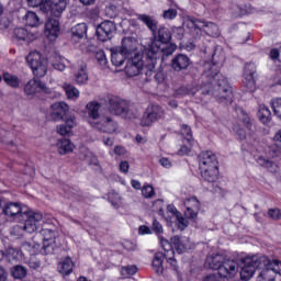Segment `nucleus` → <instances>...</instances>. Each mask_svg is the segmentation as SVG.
<instances>
[{
  "mask_svg": "<svg viewBox=\"0 0 281 281\" xmlns=\"http://www.w3.org/2000/svg\"><path fill=\"white\" fill-rule=\"evenodd\" d=\"M184 216L189 221H196L199 212H201V202L196 196H191L184 201Z\"/></svg>",
  "mask_w": 281,
  "mask_h": 281,
  "instance_id": "obj_20",
  "label": "nucleus"
},
{
  "mask_svg": "<svg viewBox=\"0 0 281 281\" xmlns=\"http://www.w3.org/2000/svg\"><path fill=\"white\" fill-rule=\"evenodd\" d=\"M108 201L113 205V207H117V201H120V194L115 192V190H111L108 193Z\"/></svg>",
  "mask_w": 281,
  "mask_h": 281,
  "instance_id": "obj_49",
  "label": "nucleus"
},
{
  "mask_svg": "<svg viewBox=\"0 0 281 281\" xmlns=\"http://www.w3.org/2000/svg\"><path fill=\"white\" fill-rule=\"evenodd\" d=\"M274 146L281 150V130H279L273 137Z\"/></svg>",
  "mask_w": 281,
  "mask_h": 281,
  "instance_id": "obj_59",
  "label": "nucleus"
},
{
  "mask_svg": "<svg viewBox=\"0 0 281 281\" xmlns=\"http://www.w3.org/2000/svg\"><path fill=\"white\" fill-rule=\"evenodd\" d=\"M227 258L221 254L206 257L205 265L213 271H218Z\"/></svg>",
  "mask_w": 281,
  "mask_h": 281,
  "instance_id": "obj_28",
  "label": "nucleus"
},
{
  "mask_svg": "<svg viewBox=\"0 0 281 281\" xmlns=\"http://www.w3.org/2000/svg\"><path fill=\"white\" fill-rule=\"evenodd\" d=\"M172 34H173L175 38H177V41H182L183 36L186 34V31L181 26L173 27L172 29Z\"/></svg>",
  "mask_w": 281,
  "mask_h": 281,
  "instance_id": "obj_55",
  "label": "nucleus"
},
{
  "mask_svg": "<svg viewBox=\"0 0 281 281\" xmlns=\"http://www.w3.org/2000/svg\"><path fill=\"white\" fill-rule=\"evenodd\" d=\"M238 273V262L234 259H225L224 263H222V267L220 270H217V276L220 278H223V280H232L236 278Z\"/></svg>",
  "mask_w": 281,
  "mask_h": 281,
  "instance_id": "obj_17",
  "label": "nucleus"
},
{
  "mask_svg": "<svg viewBox=\"0 0 281 281\" xmlns=\"http://www.w3.org/2000/svg\"><path fill=\"white\" fill-rule=\"evenodd\" d=\"M198 164L200 176L207 183H216L221 171L218 169V158L212 150H205L199 154Z\"/></svg>",
  "mask_w": 281,
  "mask_h": 281,
  "instance_id": "obj_4",
  "label": "nucleus"
},
{
  "mask_svg": "<svg viewBox=\"0 0 281 281\" xmlns=\"http://www.w3.org/2000/svg\"><path fill=\"white\" fill-rule=\"evenodd\" d=\"M30 269H41V260H37L35 256L31 257L27 261Z\"/></svg>",
  "mask_w": 281,
  "mask_h": 281,
  "instance_id": "obj_56",
  "label": "nucleus"
},
{
  "mask_svg": "<svg viewBox=\"0 0 281 281\" xmlns=\"http://www.w3.org/2000/svg\"><path fill=\"white\" fill-rule=\"evenodd\" d=\"M154 41L147 49V57L150 61V69H153V63H155L159 56L164 58L172 56L177 52V44L172 42V31L168 26L160 25L157 31L153 33Z\"/></svg>",
  "mask_w": 281,
  "mask_h": 281,
  "instance_id": "obj_2",
  "label": "nucleus"
},
{
  "mask_svg": "<svg viewBox=\"0 0 281 281\" xmlns=\"http://www.w3.org/2000/svg\"><path fill=\"white\" fill-rule=\"evenodd\" d=\"M136 19L137 21H140V23H144L149 32H151V34H155V32H157V29L159 27V21H157V19L146 13L136 14Z\"/></svg>",
  "mask_w": 281,
  "mask_h": 281,
  "instance_id": "obj_26",
  "label": "nucleus"
},
{
  "mask_svg": "<svg viewBox=\"0 0 281 281\" xmlns=\"http://www.w3.org/2000/svg\"><path fill=\"white\" fill-rule=\"evenodd\" d=\"M47 1H49V0H26V3L30 8H38L40 7V10H42V12H44L45 4L47 3Z\"/></svg>",
  "mask_w": 281,
  "mask_h": 281,
  "instance_id": "obj_48",
  "label": "nucleus"
},
{
  "mask_svg": "<svg viewBox=\"0 0 281 281\" xmlns=\"http://www.w3.org/2000/svg\"><path fill=\"white\" fill-rule=\"evenodd\" d=\"M126 58H128V55L122 52L119 46L111 49V63L114 67H122Z\"/></svg>",
  "mask_w": 281,
  "mask_h": 281,
  "instance_id": "obj_27",
  "label": "nucleus"
},
{
  "mask_svg": "<svg viewBox=\"0 0 281 281\" xmlns=\"http://www.w3.org/2000/svg\"><path fill=\"white\" fill-rule=\"evenodd\" d=\"M190 153H192V146L189 145H182L179 150L177 151V155H179V157H186V155H190Z\"/></svg>",
  "mask_w": 281,
  "mask_h": 281,
  "instance_id": "obj_58",
  "label": "nucleus"
},
{
  "mask_svg": "<svg viewBox=\"0 0 281 281\" xmlns=\"http://www.w3.org/2000/svg\"><path fill=\"white\" fill-rule=\"evenodd\" d=\"M176 212V218H177V227L178 229H186L188 227V220L181 215V212H179L177 209H173Z\"/></svg>",
  "mask_w": 281,
  "mask_h": 281,
  "instance_id": "obj_45",
  "label": "nucleus"
},
{
  "mask_svg": "<svg viewBox=\"0 0 281 281\" xmlns=\"http://www.w3.org/2000/svg\"><path fill=\"white\" fill-rule=\"evenodd\" d=\"M263 269L259 272L256 281H276V276H281V261L271 260L268 257H260Z\"/></svg>",
  "mask_w": 281,
  "mask_h": 281,
  "instance_id": "obj_7",
  "label": "nucleus"
},
{
  "mask_svg": "<svg viewBox=\"0 0 281 281\" xmlns=\"http://www.w3.org/2000/svg\"><path fill=\"white\" fill-rule=\"evenodd\" d=\"M149 65L151 64L148 60V52L145 55L135 53L134 57L127 59L124 71L128 78H135L144 71L146 80H150L153 74H155L157 60L153 61V68Z\"/></svg>",
  "mask_w": 281,
  "mask_h": 281,
  "instance_id": "obj_5",
  "label": "nucleus"
},
{
  "mask_svg": "<svg viewBox=\"0 0 281 281\" xmlns=\"http://www.w3.org/2000/svg\"><path fill=\"white\" fill-rule=\"evenodd\" d=\"M87 30H89L87 23H78L77 25L72 26L70 30L72 38H77V41L85 38V36H87Z\"/></svg>",
  "mask_w": 281,
  "mask_h": 281,
  "instance_id": "obj_34",
  "label": "nucleus"
},
{
  "mask_svg": "<svg viewBox=\"0 0 281 281\" xmlns=\"http://www.w3.org/2000/svg\"><path fill=\"white\" fill-rule=\"evenodd\" d=\"M194 27L199 32H205L207 36H218V25L214 22H201V21H195L194 22Z\"/></svg>",
  "mask_w": 281,
  "mask_h": 281,
  "instance_id": "obj_24",
  "label": "nucleus"
},
{
  "mask_svg": "<svg viewBox=\"0 0 281 281\" xmlns=\"http://www.w3.org/2000/svg\"><path fill=\"white\" fill-rule=\"evenodd\" d=\"M177 9H168L162 12V19H166L167 21H175L177 19Z\"/></svg>",
  "mask_w": 281,
  "mask_h": 281,
  "instance_id": "obj_50",
  "label": "nucleus"
},
{
  "mask_svg": "<svg viewBox=\"0 0 281 281\" xmlns=\"http://www.w3.org/2000/svg\"><path fill=\"white\" fill-rule=\"evenodd\" d=\"M2 257L5 256L9 260V262H11V260H16V258H19V250L9 247L5 252L1 251Z\"/></svg>",
  "mask_w": 281,
  "mask_h": 281,
  "instance_id": "obj_47",
  "label": "nucleus"
},
{
  "mask_svg": "<svg viewBox=\"0 0 281 281\" xmlns=\"http://www.w3.org/2000/svg\"><path fill=\"white\" fill-rule=\"evenodd\" d=\"M23 22L27 27H38L41 25V19H38V15L34 11H26Z\"/></svg>",
  "mask_w": 281,
  "mask_h": 281,
  "instance_id": "obj_33",
  "label": "nucleus"
},
{
  "mask_svg": "<svg viewBox=\"0 0 281 281\" xmlns=\"http://www.w3.org/2000/svg\"><path fill=\"white\" fill-rule=\"evenodd\" d=\"M138 234L140 236H146L147 234H153V229H150V227H148L146 225H142L138 228Z\"/></svg>",
  "mask_w": 281,
  "mask_h": 281,
  "instance_id": "obj_61",
  "label": "nucleus"
},
{
  "mask_svg": "<svg viewBox=\"0 0 281 281\" xmlns=\"http://www.w3.org/2000/svg\"><path fill=\"white\" fill-rule=\"evenodd\" d=\"M270 106H271L274 115L278 116L279 120H281V98H273L270 101Z\"/></svg>",
  "mask_w": 281,
  "mask_h": 281,
  "instance_id": "obj_43",
  "label": "nucleus"
},
{
  "mask_svg": "<svg viewBox=\"0 0 281 281\" xmlns=\"http://www.w3.org/2000/svg\"><path fill=\"white\" fill-rule=\"evenodd\" d=\"M11 276L14 280H23L27 276V270L23 266H14L11 269Z\"/></svg>",
  "mask_w": 281,
  "mask_h": 281,
  "instance_id": "obj_42",
  "label": "nucleus"
},
{
  "mask_svg": "<svg viewBox=\"0 0 281 281\" xmlns=\"http://www.w3.org/2000/svg\"><path fill=\"white\" fill-rule=\"evenodd\" d=\"M241 270L239 272L240 280L249 281L254 278V273H256V269H262V261L260 258L256 257H246L241 258Z\"/></svg>",
  "mask_w": 281,
  "mask_h": 281,
  "instance_id": "obj_8",
  "label": "nucleus"
},
{
  "mask_svg": "<svg viewBox=\"0 0 281 281\" xmlns=\"http://www.w3.org/2000/svg\"><path fill=\"white\" fill-rule=\"evenodd\" d=\"M32 41V34H30L24 27H15L13 30V42L14 43H30Z\"/></svg>",
  "mask_w": 281,
  "mask_h": 281,
  "instance_id": "obj_29",
  "label": "nucleus"
},
{
  "mask_svg": "<svg viewBox=\"0 0 281 281\" xmlns=\"http://www.w3.org/2000/svg\"><path fill=\"white\" fill-rule=\"evenodd\" d=\"M95 60L99 63V65H101V67H105L106 63H109V60L106 59V54L104 53V50L97 52Z\"/></svg>",
  "mask_w": 281,
  "mask_h": 281,
  "instance_id": "obj_52",
  "label": "nucleus"
},
{
  "mask_svg": "<svg viewBox=\"0 0 281 281\" xmlns=\"http://www.w3.org/2000/svg\"><path fill=\"white\" fill-rule=\"evenodd\" d=\"M161 247L164 249V256L165 258H168V256H175V249L177 250V254H183L188 247L183 241L181 240V237L173 236L170 238V241L167 239L161 240Z\"/></svg>",
  "mask_w": 281,
  "mask_h": 281,
  "instance_id": "obj_12",
  "label": "nucleus"
},
{
  "mask_svg": "<svg viewBox=\"0 0 281 281\" xmlns=\"http://www.w3.org/2000/svg\"><path fill=\"white\" fill-rule=\"evenodd\" d=\"M203 281H225L221 276L218 274H209L206 276Z\"/></svg>",
  "mask_w": 281,
  "mask_h": 281,
  "instance_id": "obj_64",
  "label": "nucleus"
},
{
  "mask_svg": "<svg viewBox=\"0 0 281 281\" xmlns=\"http://www.w3.org/2000/svg\"><path fill=\"white\" fill-rule=\"evenodd\" d=\"M45 36L47 38H58V35L60 34V21L54 18H49L47 22L45 23Z\"/></svg>",
  "mask_w": 281,
  "mask_h": 281,
  "instance_id": "obj_22",
  "label": "nucleus"
},
{
  "mask_svg": "<svg viewBox=\"0 0 281 281\" xmlns=\"http://www.w3.org/2000/svg\"><path fill=\"white\" fill-rule=\"evenodd\" d=\"M164 115H166L164 108L153 103L144 112L140 119V126H150L151 124H155V122L162 120Z\"/></svg>",
  "mask_w": 281,
  "mask_h": 281,
  "instance_id": "obj_10",
  "label": "nucleus"
},
{
  "mask_svg": "<svg viewBox=\"0 0 281 281\" xmlns=\"http://www.w3.org/2000/svg\"><path fill=\"white\" fill-rule=\"evenodd\" d=\"M159 164L160 166H162V168H167V169H170V167L172 166V162L170 161V159L166 157L160 158Z\"/></svg>",
  "mask_w": 281,
  "mask_h": 281,
  "instance_id": "obj_63",
  "label": "nucleus"
},
{
  "mask_svg": "<svg viewBox=\"0 0 281 281\" xmlns=\"http://www.w3.org/2000/svg\"><path fill=\"white\" fill-rule=\"evenodd\" d=\"M164 260H166V255H164V252L158 251L154 255L151 267L155 273H164Z\"/></svg>",
  "mask_w": 281,
  "mask_h": 281,
  "instance_id": "obj_31",
  "label": "nucleus"
},
{
  "mask_svg": "<svg viewBox=\"0 0 281 281\" xmlns=\"http://www.w3.org/2000/svg\"><path fill=\"white\" fill-rule=\"evenodd\" d=\"M117 32V26L113 23V21H103L95 29V35L98 41L101 43H106V41H111L113 38V34Z\"/></svg>",
  "mask_w": 281,
  "mask_h": 281,
  "instance_id": "obj_15",
  "label": "nucleus"
},
{
  "mask_svg": "<svg viewBox=\"0 0 281 281\" xmlns=\"http://www.w3.org/2000/svg\"><path fill=\"white\" fill-rule=\"evenodd\" d=\"M40 236L43 240L40 254H42V256H49L54 254V249L56 248V232L52 228H42L40 231Z\"/></svg>",
  "mask_w": 281,
  "mask_h": 281,
  "instance_id": "obj_11",
  "label": "nucleus"
},
{
  "mask_svg": "<svg viewBox=\"0 0 281 281\" xmlns=\"http://www.w3.org/2000/svg\"><path fill=\"white\" fill-rule=\"evenodd\" d=\"M258 119L261 124H270L271 123V110L265 104L259 105L258 110Z\"/></svg>",
  "mask_w": 281,
  "mask_h": 281,
  "instance_id": "obj_36",
  "label": "nucleus"
},
{
  "mask_svg": "<svg viewBox=\"0 0 281 281\" xmlns=\"http://www.w3.org/2000/svg\"><path fill=\"white\" fill-rule=\"evenodd\" d=\"M137 271H139L137 266L128 265V266L122 267L121 276H123L124 278H128V276H135V273H137Z\"/></svg>",
  "mask_w": 281,
  "mask_h": 281,
  "instance_id": "obj_44",
  "label": "nucleus"
},
{
  "mask_svg": "<svg viewBox=\"0 0 281 281\" xmlns=\"http://www.w3.org/2000/svg\"><path fill=\"white\" fill-rule=\"evenodd\" d=\"M191 63L192 61L188 55L179 53L171 59V68L177 72L186 71Z\"/></svg>",
  "mask_w": 281,
  "mask_h": 281,
  "instance_id": "obj_21",
  "label": "nucleus"
},
{
  "mask_svg": "<svg viewBox=\"0 0 281 281\" xmlns=\"http://www.w3.org/2000/svg\"><path fill=\"white\" fill-rule=\"evenodd\" d=\"M77 85H86L89 80V72H87V64L82 63L75 76Z\"/></svg>",
  "mask_w": 281,
  "mask_h": 281,
  "instance_id": "obj_38",
  "label": "nucleus"
},
{
  "mask_svg": "<svg viewBox=\"0 0 281 281\" xmlns=\"http://www.w3.org/2000/svg\"><path fill=\"white\" fill-rule=\"evenodd\" d=\"M3 80L5 85H8V87H11L12 89H19V87L21 86V79L10 72L3 74Z\"/></svg>",
  "mask_w": 281,
  "mask_h": 281,
  "instance_id": "obj_41",
  "label": "nucleus"
},
{
  "mask_svg": "<svg viewBox=\"0 0 281 281\" xmlns=\"http://www.w3.org/2000/svg\"><path fill=\"white\" fill-rule=\"evenodd\" d=\"M86 109L91 120H98V117H100L101 105L99 102L90 101L89 103H87Z\"/></svg>",
  "mask_w": 281,
  "mask_h": 281,
  "instance_id": "obj_39",
  "label": "nucleus"
},
{
  "mask_svg": "<svg viewBox=\"0 0 281 281\" xmlns=\"http://www.w3.org/2000/svg\"><path fill=\"white\" fill-rule=\"evenodd\" d=\"M252 126L251 117L245 110H241V116L238 119L237 123L233 125V131L239 137L240 142H243V139H247V131H251Z\"/></svg>",
  "mask_w": 281,
  "mask_h": 281,
  "instance_id": "obj_13",
  "label": "nucleus"
},
{
  "mask_svg": "<svg viewBox=\"0 0 281 281\" xmlns=\"http://www.w3.org/2000/svg\"><path fill=\"white\" fill-rule=\"evenodd\" d=\"M180 135L187 142L188 146H194V136L192 134V127L188 124H182L180 127Z\"/></svg>",
  "mask_w": 281,
  "mask_h": 281,
  "instance_id": "obj_37",
  "label": "nucleus"
},
{
  "mask_svg": "<svg viewBox=\"0 0 281 281\" xmlns=\"http://www.w3.org/2000/svg\"><path fill=\"white\" fill-rule=\"evenodd\" d=\"M2 214L8 216L9 218H13V221H20V220H23V216H25V214L30 215V214H40V213L34 211L23 212V207L21 206V203L9 202L3 206Z\"/></svg>",
  "mask_w": 281,
  "mask_h": 281,
  "instance_id": "obj_14",
  "label": "nucleus"
},
{
  "mask_svg": "<svg viewBox=\"0 0 281 281\" xmlns=\"http://www.w3.org/2000/svg\"><path fill=\"white\" fill-rule=\"evenodd\" d=\"M144 199H153L155 196V188L151 184H144L142 188Z\"/></svg>",
  "mask_w": 281,
  "mask_h": 281,
  "instance_id": "obj_46",
  "label": "nucleus"
},
{
  "mask_svg": "<svg viewBox=\"0 0 281 281\" xmlns=\"http://www.w3.org/2000/svg\"><path fill=\"white\" fill-rule=\"evenodd\" d=\"M52 113L50 117L54 122H60L64 120H69V117H74V115L69 114V105L65 102H56L50 105Z\"/></svg>",
  "mask_w": 281,
  "mask_h": 281,
  "instance_id": "obj_19",
  "label": "nucleus"
},
{
  "mask_svg": "<svg viewBox=\"0 0 281 281\" xmlns=\"http://www.w3.org/2000/svg\"><path fill=\"white\" fill-rule=\"evenodd\" d=\"M243 85L247 91H255L256 89V64L246 63L244 66Z\"/></svg>",
  "mask_w": 281,
  "mask_h": 281,
  "instance_id": "obj_18",
  "label": "nucleus"
},
{
  "mask_svg": "<svg viewBox=\"0 0 281 281\" xmlns=\"http://www.w3.org/2000/svg\"><path fill=\"white\" fill-rule=\"evenodd\" d=\"M222 59H216V53L212 56L211 63L204 64L202 76L206 78L201 87L194 93L198 104L205 105L214 98L220 104H232L234 102V92L226 77L221 75Z\"/></svg>",
  "mask_w": 281,
  "mask_h": 281,
  "instance_id": "obj_1",
  "label": "nucleus"
},
{
  "mask_svg": "<svg viewBox=\"0 0 281 281\" xmlns=\"http://www.w3.org/2000/svg\"><path fill=\"white\" fill-rule=\"evenodd\" d=\"M130 103L128 101L117 97V95H110L108 98V109L112 115H121L122 117H128L130 111Z\"/></svg>",
  "mask_w": 281,
  "mask_h": 281,
  "instance_id": "obj_9",
  "label": "nucleus"
},
{
  "mask_svg": "<svg viewBox=\"0 0 281 281\" xmlns=\"http://www.w3.org/2000/svg\"><path fill=\"white\" fill-rule=\"evenodd\" d=\"M138 45L139 42L137 41V38L128 36L122 38L121 46L119 47L123 53L132 56V54H136Z\"/></svg>",
  "mask_w": 281,
  "mask_h": 281,
  "instance_id": "obj_23",
  "label": "nucleus"
},
{
  "mask_svg": "<svg viewBox=\"0 0 281 281\" xmlns=\"http://www.w3.org/2000/svg\"><path fill=\"white\" fill-rule=\"evenodd\" d=\"M151 229L156 236H159V234H164V226H161V223H159L157 218L153 221Z\"/></svg>",
  "mask_w": 281,
  "mask_h": 281,
  "instance_id": "obj_54",
  "label": "nucleus"
},
{
  "mask_svg": "<svg viewBox=\"0 0 281 281\" xmlns=\"http://www.w3.org/2000/svg\"><path fill=\"white\" fill-rule=\"evenodd\" d=\"M268 216L272 221H281V210L280 209H269Z\"/></svg>",
  "mask_w": 281,
  "mask_h": 281,
  "instance_id": "obj_53",
  "label": "nucleus"
},
{
  "mask_svg": "<svg viewBox=\"0 0 281 281\" xmlns=\"http://www.w3.org/2000/svg\"><path fill=\"white\" fill-rule=\"evenodd\" d=\"M114 154H116L117 157H122V156L126 155V148L122 145H116L114 147Z\"/></svg>",
  "mask_w": 281,
  "mask_h": 281,
  "instance_id": "obj_62",
  "label": "nucleus"
},
{
  "mask_svg": "<svg viewBox=\"0 0 281 281\" xmlns=\"http://www.w3.org/2000/svg\"><path fill=\"white\" fill-rule=\"evenodd\" d=\"M18 221L20 222V224L14 225L11 228L10 234L11 236H16L18 238H21L24 232H26V234H34V232L38 231V227H41V223H43V214H24L23 218Z\"/></svg>",
  "mask_w": 281,
  "mask_h": 281,
  "instance_id": "obj_6",
  "label": "nucleus"
},
{
  "mask_svg": "<svg viewBox=\"0 0 281 281\" xmlns=\"http://www.w3.org/2000/svg\"><path fill=\"white\" fill-rule=\"evenodd\" d=\"M58 269L61 276H71L74 272V260H71V257H66L61 262H59Z\"/></svg>",
  "mask_w": 281,
  "mask_h": 281,
  "instance_id": "obj_32",
  "label": "nucleus"
},
{
  "mask_svg": "<svg viewBox=\"0 0 281 281\" xmlns=\"http://www.w3.org/2000/svg\"><path fill=\"white\" fill-rule=\"evenodd\" d=\"M26 63L32 69L35 78H37L31 79L24 86V91L26 95H34V93L38 92V89L45 91L47 87L45 86V83L41 82L38 78H45V76H47V59H45V57H43V54H41L38 50H34L26 56Z\"/></svg>",
  "mask_w": 281,
  "mask_h": 281,
  "instance_id": "obj_3",
  "label": "nucleus"
},
{
  "mask_svg": "<svg viewBox=\"0 0 281 281\" xmlns=\"http://www.w3.org/2000/svg\"><path fill=\"white\" fill-rule=\"evenodd\" d=\"M257 164H258V166L267 168L268 170H269V168H273V161H271V160H269V158H265L262 156H259L257 158Z\"/></svg>",
  "mask_w": 281,
  "mask_h": 281,
  "instance_id": "obj_51",
  "label": "nucleus"
},
{
  "mask_svg": "<svg viewBox=\"0 0 281 281\" xmlns=\"http://www.w3.org/2000/svg\"><path fill=\"white\" fill-rule=\"evenodd\" d=\"M67 10V0H48L44 7V13L50 14L53 19H60Z\"/></svg>",
  "mask_w": 281,
  "mask_h": 281,
  "instance_id": "obj_16",
  "label": "nucleus"
},
{
  "mask_svg": "<svg viewBox=\"0 0 281 281\" xmlns=\"http://www.w3.org/2000/svg\"><path fill=\"white\" fill-rule=\"evenodd\" d=\"M65 124L57 126L58 135L65 136L69 135L76 126V116H69V119L64 120Z\"/></svg>",
  "mask_w": 281,
  "mask_h": 281,
  "instance_id": "obj_30",
  "label": "nucleus"
},
{
  "mask_svg": "<svg viewBox=\"0 0 281 281\" xmlns=\"http://www.w3.org/2000/svg\"><path fill=\"white\" fill-rule=\"evenodd\" d=\"M119 168H120V172H123L124 175H126V172H128V169L131 168V165H128V161L122 160L119 165Z\"/></svg>",
  "mask_w": 281,
  "mask_h": 281,
  "instance_id": "obj_60",
  "label": "nucleus"
},
{
  "mask_svg": "<svg viewBox=\"0 0 281 281\" xmlns=\"http://www.w3.org/2000/svg\"><path fill=\"white\" fill-rule=\"evenodd\" d=\"M57 147L59 155H67L68 153H74V148H76V146L71 144V139L69 138L59 139L57 143Z\"/></svg>",
  "mask_w": 281,
  "mask_h": 281,
  "instance_id": "obj_35",
  "label": "nucleus"
},
{
  "mask_svg": "<svg viewBox=\"0 0 281 281\" xmlns=\"http://www.w3.org/2000/svg\"><path fill=\"white\" fill-rule=\"evenodd\" d=\"M95 127L102 133H115L117 131V123L111 119V116H105L101 119L99 123L95 124Z\"/></svg>",
  "mask_w": 281,
  "mask_h": 281,
  "instance_id": "obj_25",
  "label": "nucleus"
},
{
  "mask_svg": "<svg viewBox=\"0 0 281 281\" xmlns=\"http://www.w3.org/2000/svg\"><path fill=\"white\" fill-rule=\"evenodd\" d=\"M64 91L68 100H78L80 98V90L71 83H64Z\"/></svg>",
  "mask_w": 281,
  "mask_h": 281,
  "instance_id": "obj_40",
  "label": "nucleus"
},
{
  "mask_svg": "<svg viewBox=\"0 0 281 281\" xmlns=\"http://www.w3.org/2000/svg\"><path fill=\"white\" fill-rule=\"evenodd\" d=\"M269 58H270V60H273L274 63L276 61L280 63V58H281L280 49L271 48L270 54H269Z\"/></svg>",
  "mask_w": 281,
  "mask_h": 281,
  "instance_id": "obj_57",
  "label": "nucleus"
}]
</instances>
